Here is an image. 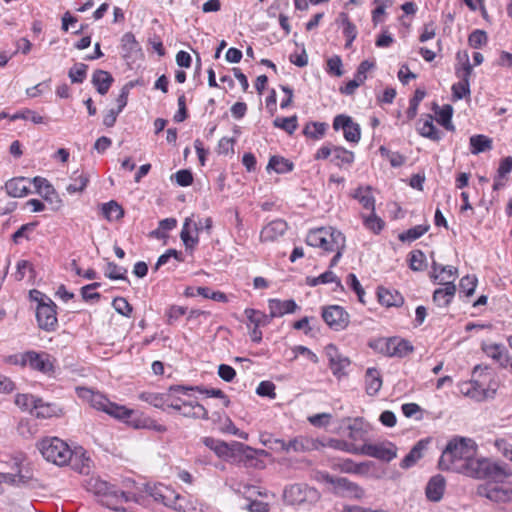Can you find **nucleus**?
<instances>
[{"instance_id":"nucleus-26","label":"nucleus","mask_w":512,"mask_h":512,"mask_svg":"<svg viewBox=\"0 0 512 512\" xmlns=\"http://www.w3.org/2000/svg\"><path fill=\"white\" fill-rule=\"evenodd\" d=\"M456 73L458 77L461 78V81L458 83L453 84L452 86V92L453 97L457 100L464 98L465 96L470 94V88H469V78L472 73L471 68H467L466 72L461 74L460 69H456Z\"/></svg>"},{"instance_id":"nucleus-38","label":"nucleus","mask_w":512,"mask_h":512,"mask_svg":"<svg viewBox=\"0 0 512 512\" xmlns=\"http://www.w3.org/2000/svg\"><path fill=\"white\" fill-rule=\"evenodd\" d=\"M192 219L187 217L183 223V227L180 233V238L183 241L186 249H193L195 245L198 243V234L195 237L191 235V227Z\"/></svg>"},{"instance_id":"nucleus-1","label":"nucleus","mask_w":512,"mask_h":512,"mask_svg":"<svg viewBox=\"0 0 512 512\" xmlns=\"http://www.w3.org/2000/svg\"><path fill=\"white\" fill-rule=\"evenodd\" d=\"M477 445L474 440L465 437L451 439L443 450L439 460V467L442 470L459 472L462 467L476 456Z\"/></svg>"},{"instance_id":"nucleus-64","label":"nucleus","mask_w":512,"mask_h":512,"mask_svg":"<svg viewBox=\"0 0 512 512\" xmlns=\"http://www.w3.org/2000/svg\"><path fill=\"white\" fill-rule=\"evenodd\" d=\"M175 181L178 185L182 187H186L192 184L193 182V175L191 171L183 169L179 170L174 174Z\"/></svg>"},{"instance_id":"nucleus-20","label":"nucleus","mask_w":512,"mask_h":512,"mask_svg":"<svg viewBox=\"0 0 512 512\" xmlns=\"http://www.w3.org/2000/svg\"><path fill=\"white\" fill-rule=\"evenodd\" d=\"M268 307L271 319L282 317L285 314L294 313L298 308L296 302L292 299L284 301L279 299H270L268 301Z\"/></svg>"},{"instance_id":"nucleus-5","label":"nucleus","mask_w":512,"mask_h":512,"mask_svg":"<svg viewBox=\"0 0 512 512\" xmlns=\"http://www.w3.org/2000/svg\"><path fill=\"white\" fill-rule=\"evenodd\" d=\"M317 479L331 485L332 492L339 497L360 500L365 496L362 487L345 477H335L327 472H319Z\"/></svg>"},{"instance_id":"nucleus-44","label":"nucleus","mask_w":512,"mask_h":512,"mask_svg":"<svg viewBox=\"0 0 512 512\" xmlns=\"http://www.w3.org/2000/svg\"><path fill=\"white\" fill-rule=\"evenodd\" d=\"M332 161L339 167L343 164H351L354 161V153L342 147H334Z\"/></svg>"},{"instance_id":"nucleus-35","label":"nucleus","mask_w":512,"mask_h":512,"mask_svg":"<svg viewBox=\"0 0 512 512\" xmlns=\"http://www.w3.org/2000/svg\"><path fill=\"white\" fill-rule=\"evenodd\" d=\"M247 319L254 325V327L266 326L271 322V316L259 310L247 308L244 311Z\"/></svg>"},{"instance_id":"nucleus-17","label":"nucleus","mask_w":512,"mask_h":512,"mask_svg":"<svg viewBox=\"0 0 512 512\" xmlns=\"http://www.w3.org/2000/svg\"><path fill=\"white\" fill-rule=\"evenodd\" d=\"M33 480L32 471L26 466H20L17 473H1L0 484L28 485Z\"/></svg>"},{"instance_id":"nucleus-19","label":"nucleus","mask_w":512,"mask_h":512,"mask_svg":"<svg viewBox=\"0 0 512 512\" xmlns=\"http://www.w3.org/2000/svg\"><path fill=\"white\" fill-rule=\"evenodd\" d=\"M152 496L155 500L161 501L165 506L173 508L174 510L181 511L184 509L180 503L182 497L179 494H175L174 491L167 487L157 488Z\"/></svg>"},{"instance_id":"nucleus-10","label":"nucleus","mask_w":512,"mask_h":512,"mask_svg":"<svg viewBox=\"0 0 512 512\" xmlns=\"http://www.w3.org/2000/svg\"><path fill=\"white\" fill-rule=\"evenodd\" d=\"M322 318L335 331L344 330L349 324V314L339 305L323 308Z\"/></svg>"},{"instance_id":"nucleus-57","label":"nucleus","mask_w":512,"mask_h":512,"mask_svg":"<svg viewBox=\"0 0 512 512\" xmlns=\"http://www.w3.org/2000/svg\"><path fill=\"white\" fill-rule=\"evenodd\" d=\"M276 386L271 381H262L259 383L256 393L262 397H269L270 399L276 398L275 393Z\"/></svg>"},{"instance_id":"nucleus-42","label":"nucleus","mask_w":512,"mask_h":512,"mask_svg":"<svg viewBox=\"0 0 512 512\" xmlns=\"http://www.w3.org/2000/svg\"><path fill=\"white\" fill-rule=\"evenodd\" d=\"M273 125L276 128L286 131L289 135H292L298 127V119L296 115L290 117H277L273 121Z\"/></svg>"},{"instance_id":"nucleus-60","label":"nucleus","mask_w":512,"mask_h":512,"mask_svg":"<svg viewBox=\"0 0 512 512\" xmlns=\"http://www.w3.org/2000/svg\"><path fill=\"white\" fill-rule=\"evenodd\" d=\"M365 226L371 231L378 233L383 229L384 222L374 212L370 216L364 218Z\"/></svg>"},{"instance_id":"nucleus-39","label":"nucleus","mask_w":512,"mask_h":512,"mask_svg":"<svg viewBox=\"0 0 512 512\" xmlns=\"http://www.w3.org/2000/svg\"><path fill=\"white\" fill-rule=\"evenodd\" d=\"M129 423L136 429H150L159 433H164L167 431L166 426L157 423L155 420L151 418H138L130 421Z\"/></svg>"},{"instance_id":"nucleus-47","label":"nucleus","mask_w":512,"mask_h":512,"mask_svg":"<svg viewBox=\"0 0 512 512\" xmlns=\"http://www.w3.org/2000/svg\"><path fill=\"white\" fill-rule=\"evenodd\" d=\"M429 229V225H417L410 229H408L406 232L401 233L399 235V239L402 242L408 241L412 242L420 238L422 235H424Z\"/></svg>"},{"instance_id":"nucleus-58","label":"nucleus","mask_w":512,"mask_h":512,"mask_svg":"<svg viewBox=\"0 0 512 512\" xmlns=\"http://www.w3.org/2000/svg\"><path fill=\"white\" fill-rule=\"evenodd\" d=\"M113 308L121 315L129 317L132 313V306L123 297H116L112 302Z\"/></svg>"},{"instance_id":"nucleus-62","label":"nucleus","mask_w":512,"mask_h":512,"mask_svg":"<svg viewBox=\"0 0 512 512\" xmlns=\"http://www.w3.org/2000/svg\"><path fill=\"white\" fill-rule=\"evenodd\" d=\"M330 368L334 375L340 377L344 374V369L350 365L348 358L339 356L334 363H330Z\"/></svg>"},{"instance_id":"nucleus-63","label":"nucleus","mask_w":512,"mask_h":512,"mask_svg":"<svg viewBox=\"0 0 512 512\" xmlns=\"http://www.w3.org/2000/svg\"><path fill=\"white\" fill-rule=\"evenodd\" d=\"M100 287V283L95 282L89 285H86L82 287L81 289V295L84 300H98L100 298V294L97 292H94L96 288Z\"/></svg>"},{"instance_id":"nucleus-6","label":"nucleus","mask_w":512,"mask_h":512,"mask_svg":"<svg viewBox=\"0 0 512 512\" xmlns=\"http://www.w3.org/2000/svg\"><path fill=\"white\" fill-rule=\"evenodd\" d=\"M282 498L287 505L300 506L316 503L320 494L315 488L305 483H295L284 488Z\"/></svg>"},{"instance_id":"nucleus-21","label":"nucleus","mask_w":512,"mask_h":512,"mask_svg":"<svg viewBox=\"0 0 512 512\" xmlns=\"http://www.w3.org/2000/svg\"><path fill=\"white\" fill-rule=\"evenodd\" d=\"M287 228V223L284 220H273L262 229L260 238L262 241H274L278 237L282 236L286 232Z\"/></svg>"},{"instance_id":"nucleus-37","label":"nucleus","mask_w":512,"mask_h":512,"mask_svg":"<svg viewBox=\"0 0 512 512\" xmlns=\"http://www.w3.org/2000/svg\"><path fill=\"white\" fill-rule=\"evenodd\" d=\"M267 169H273L278 174H283L293 170V163L280 156H272L268 162Z\"/></svg>"},{"instance_id":"nucleus-32","label":"nucleus","mask_w":512,"mask_h":512,"mask_svg":"<svg viewBox=\"0 0 512 512\" xmlns=\"http://www.w3.org/2000/svg\"><path fill=\"white\" fill-rule=\"evenodd\" d=\"M435 113L438 115L437 121L447 130H454V125L451 122L453 108L451 105L447 104L442 106L441 108L434 103Z\"/></svg>"},{"instance_id":"nucleus-59","label":"nucleus","mask_w":512,"mask_h":512,"mask_svg":"<svg viewBox=\"0 0 512 512\" xmlns=\"http://www.w3.org/2000/svg\"><path fill=\"white\" fill-rule=\"evenodd\" d=\"M10 119L16 120V119H24V120H30L35 124H40L44 122V118L37 114L36 112L26 109L22 112L16 113L12 116H10Z\"/></svg>"},{"instance_id":"nucleus-55","label":"nucleus","mask_w":512,"mask_h":512,"mask_svg":"<svg viewBox=\"0 0 512 512\" xmlns=\"http://www.w3.org/2000/svg\"><path fill=\"white\" fill-rule=\"evenodd\" d=\"M344 137L347 141L358 143L361 138L360 126L351 120V123L343 130Z\"/></svg>"},{"instance_id":"nucleus-16","label":"nucleus","mask_w":512,"mask_h":512,"mask_svg":"<svg viewBox=\"0 0 512 512\" xmlns=\"http://www.w3.org/2000/svg\"><path fill=\"white\" fill-rule=\"evenodd\" d=\"M477 494L493 502H509L507 487L500 486L494 483H487L478 486Z\"/></svg>"},{"instance_id":"nucleus-18","label":"nucleus","mask_w":512,"mask_h":512,"mask_svg":"<svg viewBox=\"0 0 512 512\" xmlns=\"http://www.w3.org/2000/svg\"><path fill=\"white\" fill-rule=\"evenodd\" d=\"M130 499L131 498L128 493L114 488L101 499V503L116 512H127L125 508L120 506V504L130 501Z\"/></svg>"},{"instance_id":"nucleus-22","label":"nucleus","mask_w":512,"mask_h":512,"mask_svg":"<svg viewBox=\"0 0 512 512\" xmlns=\"http://www.w3.org/2000/svg\"><path fill=\"white\" fill-rule=\"evenodd\" d=\"M445 478L438 474L433 476L426 486V496L430 501L438 502L442 499L445 491Z\"/></svg>"},{"instance_id":"nucleus-36","label":"nucleus","mask_w":512,"mask_h":512,"mask_svg":"<svg viewBox=\"0 0 512 512\" xmlns=\"http://www.w3.org/2000/svg\"><path fill=\"white\" fill-rule=\"evenodd\" d=\"M470 146L472 154H479L492 148V140L484 135H474L470 137Z\"/></svg>"},{"instance_id":"nucleus-48","label":"nucleus","mask_w":512,"mask_h":512,"mask_svg":"<svg viewBox=\"0 0 512 512\" xmlns=\"http://www.w3.org/2000/svg\"><path fill=\"white\" fill-rule=\"evenodd\" d=\"M72 181L73 182L66 187L67 192L70 194L82 192L86 188L89 179L84 174H77V172H75Z\"/></svg>"},{"instance_id":"nucleus-53","label":"nucleus","mask_w":512,"mask_h":512,"mask_svg":"<svg viewBox=\"0 0 512 512\" xmlns=\"http://www.w3.org/2000/svg\"><path fill=\"white\" fill-rule=\"evenodd\" d=\"M477 286V278L475 276H464L459 283L460 291L466 296H471L475 292Z\"/></svg>"},{"instance_id":"nucleus-2","label":"nucleus","mask_w":512,"mask_h":512,"mask_svg":"<svg viewBox=\"0 0 512 512\" xmlns=\"http://www.w3.org/2000/svg\"><path fill=\"white\" fill-rule=\"evenodd\" d=\"M307 245L330 253L335 249L345 248L346 239L342 232L333 227L311 229L305 239Z\"/></svg>"},{"instance_id":"nucleus-43","label":"nucleus","mask_w":512,"mask_h":512,"mask_svg":"<svg viewBox=\"0 0 512 512\" xmlns=\"http://www.w3.org/2000/svg\"><path fill=\"white\" fill-rule=\"evenodd\" d=\"M165 398H166V392L165 393H154V392H142L139 395V399L142 401H145L149 403L150 405L154 406L155 408H159L162 410H165Z\"/></svg>"},{"instance_id":"nucleus-7","label":"nucleus","mask_w":512,"mask_h":512,"mask_svg":"<svg viewBox=\"0 0 512 512\" xmlns=\"http://www.w3.org/2000/svg\"><path fill=\"white\" fill-rule=\"evenodd\" d=\"M458 473L482 479L498 476L502 473V469L500 466L493 464L486 458H477L476 456H472Z\"/></svg>"},{"instance_id":"nucleus-23","label":"nucleus","mask_w":512,"mask_h":512,"mask_svg":"<svg viewBox=\"0 0 512 512\" xmlns=\"http://www.w3.org/2000/svg\"><path fill=\"white\" fill-rule=\"evenodd\" d=\"M182 416L193 418V419H203L208 420V411L205 407L199 404L197 401L186 400L182 407L178 411Z\"/></svg>"},{"instance_id":"nucleus-12","label":"nucleus","mask_w":512,"mask_h":512,"mask_svg":"<svg viewBox=\"0 0 512 512\" xmlns=\"http://www.w3.org/2000/svg\"><path fill=\"white\" fill-rule=\"evenodd\" d=\"M21 364H28L32 369L44 374H50L54 371L53 362L47 353L28 351L21 356Z\"/></svg>"},{"instance_id":"nucleus-50","label":"nucleus","mask_w":512,"mask_h":512,"mask_svg":"<svg viewBox=\"0 0 512 512\" xmlns=\"http://www.w3.org/2000/svg\"><path fill=\"white\" fill-rule=\"evenodd\" d=\"M88 66L83 63L75 64L70 68L68 76L72 83H82L86 77Z\"/></svg>"},{"instance_id":"nucleus-11","label":"nucleus","mask_w":512,"mask_h":512,"mask_svg":"<svg viewBox=\"0 0 512 512\" xmlns=\"http://www.w3.org/2000/svg\"><path fill=\"white\" fill-rule=\"evenodd\" d=\"M274 444L276 448H279L287 453L289 452H307L316 450L319 448V442L316 439L299 436L296 437L289 442H285L284 440L275 439Z\"/></svg>"},{"instance_id":"nucleus-34","label":"nucleus","mask_w":512,"mask_h":512,"mask_svg":"<svg viewBox=\"0 0 512 512\" xmlns=\"http://www.w3.org/2000/svg\"><path fill=\"white\" fill-rule=\"evenodd\" d=\"M15 404L24 410L33 408L38 410L44 408V404L41 399H35L33 396L27 394H18L15 398Z\"/></svg>"},{"instance_id":"nucleus-30","label":"nucleus","mask_w":512,"mask_h":512,"mask_svg":"<svg viewBox=\"0 0 512 512\" xmlns=\"http://www.w3.org/2000/svg\"><path fill=\"white\" fill-rule=\"evenodd\" d=\"M426 444L427 442L424 440L417 442L410 452L404 457L400 466L405 469L412 467L419 459L422 458V452L425 449Z\"/></svg>"},{"instance_id":"nucleus-27","label":"nucleus","mask_w":512,"mask_h":512,"mask_svg":"<svg viewBox=\"0 0 512 512\" xmlns=\"http://www.w3.org/2000/svg\"><path fill=\"white\" fill-rule=\"evenodd\" d=\"M377 295L379 302L386 307H399L404 303V298L398 291L379 287Z\"/></svg>"},{"instance_id":"nucleus-45","label":"nucleus","mask_w":512,"mask_h":512,"mask_svg":"<svg viewBox=\"0 0 512 512\" xmlns=\"http://www.w3.org/2000/svg\"><path fill=\"white\" fill-rule=\"evenodd\" d=\"M426 95L425 90L423 89H416L414 92V96L410 99L409 107L406 111L407 119L412 120L417 115L418 106L420 102L424 99Z\"/></svg>"},{"instance_id":"nucleus-13","label":"nucleus","mask_w":512,"mask_h":512,"mask_svg":"<svg viewBox=\"0 0 512 512\" xmlns=\"http://www.w3.org/2000/svg\"><path fill=\"white\" fill-rule=\"evenodd\" d=\"M34 187L36 188L37 193L49 204L51 205V209L57 211L62 206V200L57 195L53 186L45 179L41 177H35L33 179Z\"/></svg>"},{"instance_id":"nucleus-41","label":"nucleus","mask_w":512,"mask_h":512,"mask_svg":"<svg viewBox=\"0 0 512 512\" xmlns=\"http://www.w3.org/2000/svg\"><path fill=\"white\" fill-rule=\"evenodd\" d=\"M338 468L341 472L344 473H355V474H361L366 472L369 469L368 463H360L357 464L351 459H345L337 464Z\"/></svg>"},{"instance_id":"nucleus-3","label":"nucleus","mask_w":512,"mask_h":512,"mask_svg":"<svg viewBox=\"0 0 512 512\" xmlns=\"http://www.w3.org/2000/svg\"><path fill=\"white\" fill-rule=\"evenodd\" d=\"M77 393L80 398L89 402L93 408L103 411L119 420L128 421L133 414V410L112 403L104 395L94 392L91 389L85 387L77 388Z\"/></svg>"},{"instance_id":"nucleus-4","label":"nucleus","mask_w":512,"mask_h":512,"mask_svg":"<svg viewBox=\"0 0 512 512\" xmlns=\"http://www.w3.org/2000/svg\"><path fill=\"white\" fill-rule=\"evenodd\" d=\"M38 448L47 461L58 466L66 465L73 454L68 444L58 437L43 439Z\"/></svg>"},{"instance_id":"nucleus-61","label":"nucleus","mask_w":512,"mask_h":512,"mask_svg":"<svg viewBox=\"0 0 512 512\" xmlns=\"http://www.w3.org/2000/svg\"><path fill=\"white\" fill-rule=\"evenodd\" d=\"M347 283L350 285V287L355 291V293L357 294L358 296V300L362 303V304H365V300H364V294H365V291L364 289L362 288L359 280L357 279L356 275L353 274V273H350L348 276H347Z\"/></svg>"},{"instance_id":"nucleus-54","label":"nucleus","mask_w":512,"mask_h":512,"mask_svg":"<svg viewBox=\"0 0 512 512\" xmlns=\"http://www.w3.org/2000/svg\"><path fill=\"white\" fill-rule=\"evenodd\" d=\"M488 37L485 31L475 30L468 38L469 45L475 49L481 48L487 43Z\"/></svg>"},{"instance_id":"nucleus-46","label":"nucleus","mask_w":512,"mask_h":512,"mask_svg":"<svg viewBox=\"0 0 512 512\" xmlns=\"http://www.w3.org/2000/svg\"><path fill=\"white\" fill-rule=\"evenodd\" d=\"M326 127L325 123L311 122L304 127L303 133L309 138L320 139L325 134Z\"/></svg>"},{"instance_id":"nucleus-33","label":"nucleus","mask_w":512,"mask_h":512,"mask_svg":"<svg viewBox=\"0 0 512 512\" xmlns=\"http://www.w3.org/2000/svg\"><path fill=\"white\" fill-rule=\"evenodd\" d=\"M353 197L357 199L363 208L370 210L371 212H374L375 210V199L372 196L371 188L368 186L366 188H358Z\"/></svg>"},{"instance_id":"nucleus-9","label":"nucleus","mask_w":512,"mask_h":512,"mask_svg":"<svg viewBox=\"0 0 512 512\" xmlns=\"http://www.w3.org/2000/svg\"><path fill=\"white\" fill-rule=\"evenodd\" d=\"M36 319L39 328L47 332L55 331L58 325L56 316V305L47 298V302H41L36 309Z\"/></svg>"},{"instance_id":"nucleus-31","label":"nucleus","mask_w":512,"mask_h":512,"mask_svg":"<svg viewBox=\"0 0 512 512\" xmlns=\"http://www.w3.org/2000/svg\"><path fill=\"white\" fill-rule=\"evenodd\" d=\"M101 212L108 221H117L124 216L123 208L114 200L102 204Z\"/></svg>"},{"instance_id":"nucleus-49","label":"nucleus","mask_w":512,"mask_h":512,"mask_svg":"<svg viewBox=\"0 0 512 512\" xmlns=\"http://www.w3.org/2000/svg\"><path fill=\"white\" fill-rule=\"evenodd\" d=\"M339 21L343 26L344 36L349 38L350 41H354L357 36V29L356 26L349 20L348 15L344 12L340 13Z\"/></svg>"},{"instance_id":"nucleus-51","label":"nucleus","mask_w":512,"mask_h":512,"mask_svg":"<svg viewBox=\"0 0 512 512\" xmlns=\"http://www.w3.org/2000/svg\"><path fill=\"white\" fill-rule=\"evenodd\" d=\"M425 264V254L421 250H414L409 254V266L413 271H421Z\"/></svg>"},{"instance_id":"nucleus-40","label":"nucleus","mask_w":512,"mask_h":512,"mask_svg":"<svg viewBox=\"0 0 512 512\" xmlns=\"http://www.w3.org/2000/svg\"><path fill=\"white\" fill-rule=\"evenodd\" d=\"M418 132L421 136L437 141L440 139V133L433 124L431 115H427V119L418 127Z\"/></svg>"},{"instance_id":"nucleus-56","label":"nucleus","mask_w":512,"mask_h":512,"mask_svg":"<svg viewBox=\"0 0 512 512\" xmlns=\"http://www.w3.org/2000/svg\"><path fill=\"white\" fill-rule=\"evenodd\" d=\"M125 273H126V269H124L123 267H120L113 262H109L107 264L105 275L108 278L113 279V280H124V279H126Z\"/></svg>"},{"instance_id":"nucleus-8","label":"nucleus","mask_w":512,"mask_h":512,"mask_svg":"<svg viewBox=\"0 0 512 512\" xmlns=\"http://www.w3.org/2000/svg\"><path fill=\"white\" fill-rule=\"evenodd\" d=\"M371 347L389 357H405L413 351V346L407 340L399 338L379 339Z\"/></svg>"},{"instance_id":"nucleus-29","label":"nucleus","mask_w":512,"mask_h":512,"mask_svg":"<svg viewBox=\"0 0 512 512\" xmlns=\"http://www.w3.org/2000/svg\"><path fill=\"white\" fill-rule=\"evenodd\" d=\"M366 392L374 396L382 387L380 372L376 368H368L365 375Z\"/></svg>"},{"instance_id":"nucleus-25","label":"nucleus","mask_w":512,"mask_h":512,"mask_svg":"<svg viewBox=\"0 0 512 512\" xmlns=\"http://www.w3.org/2000/svg\"><path fill=\"white\" fill-rule=\"evenodd\" d=\"M444 285V288L436 289L433 293V302L438 307H447L451 303L456 292V286L453 282L447 281Z\"/></svg>"},{"instance_id":"nucleus-52","label":"nucleus","mask_w":512,"mask_h":512,"mask_svg":"<svg viewBox=\"0 0 512 512\" xmlns=\"http://www.w3.org/2000/svg\"><path fill=\"white\" fill-rule=\"evenodd\" d=\"M379 150L382 156L387 157L392 167H400L405 163V156L399 152H392L383 146H381Z\"/></svg>"},{"instance_id":"nucleus-14","label":"nucleus","mask_w":512,"mask_h":512,"mask_svg":"<svg viewBox=\"0 0 512 512\" xmlns=\"http://www.w3.org/2000/svg\"><path fill=\"white\" fill-rule=\"evenodd\" d=\"M200 390V386H183L173 385L170 386L166 392L165 408H172L176 411L182 407L186 399L179 396V394L187 395L188 391Z\"/></svg>"},{"instance_id":"nucleus-24","label":"nucleus","mask_w":512,"mask_h":512,"mask_svg":"<svg viewBox=\"0 0 512 512\" xmlns=\"http://www.w3.org/2000/svg\"><path fill=\"white\" fill-rule=\"evenodd\" d=\"M30 182L29 179L24 177L13 178L5 183V189L12 197H23L30 191Z\"/></svg>"},{"instance_id":"nucleus-28","label":"nucleus","mask_w":512,"mask_h":512,"mask_svg":"<svg viewBox=\"0 0 512 512\" xmlns=\"http://www.w3.org/2000/svg\"><path fill=\"white\" fill-rule=\"evenodd\" d=\"M92 83L99 94L105 95L113 83V77L109 72L99 69L94 72Z\"/></svg>"},{"instance_id":"nucleus-15","label":"nucleus","mask_w":512,"mask_h":512,"mask_svg":"<svg viewBox=\"0 0 512 512\" xmlns=\"http://www.w3.org/2000/svg\"><path fill=\"white\" fill-rule=\"evenodd\" d=\"M362 451L365 455L380 459L382 461H391L397 455V449L392 443L382 444H364Z\"/></svg>"}]
</instances>
